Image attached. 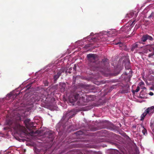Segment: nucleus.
<instances>
[{"instance_id":"nucleus-1","label":"nucleus","mask_w":154,"mask_h":154,"mask_svg":"<svg viewBox=\"0 0 154 154\" xmlns=\"http://www.w3.org/2000/svg\"><path fill=\"white\" fill-rule=\"evenodd\" d=\"M15 121H13L11 119H7L6 121V124L9 126L10 127H4V129L5 130L9 129L11 128L14 129H18L21 127V125L19 122L21 121V118L20 116H18L15 118Z\"/></svg>"},{"instance_id":"nucleus-2","label":"nucleus","mask_w":154,"mask_h":154,"mask_svg":"<svg viewBox=\"0 0 154 154\" xmlns=\"http://www.w3.org/2000/svg\"><path fill=\"white\" fill-rule=\"evenodd\" d=\"M83 92L82 91H79L75 94L72 97V101H70L71 103H74L77 102L76 104L78 106H84L85 105V103L87 102L86 100L83 96Z\"/></svg>"},{"instance_id":"nucleus-3","label":"nucleus","mask_w":154,"mask_h":154,"mask_svg":"<svg viewBox=\"0 0 154 154\" xmlns=\"http://www.w3.org/2000/svg\"><path fill=\"white\" fill-rule=\"evenodd\" d=\"M66 113L65 116H63L60 122L57 125V127L59 129V131H61L63 128H64L66 126V125L65 122H67L66 115Z\"/></svg>"},{"instance_id":"nucleus-4","label":"nucleus","mask_w":154,"mask_h":154,"mask_svg":"<svg viewBox=\"0 0 154 154\" xmlns=\"http://www.w3.org/2000/svg\"><path fill=\"white\" fill-rule=\"evenodd\" d=\"M98 65H97L96 67L97 68H101L103 69H108V66H109V62L108 60L104 58L102 60V61L100 62H99Z\"/></svg>"},{"instance_id":"nucleus-5","label":"nucleus","mask_w":154,"mask_h":154,"mask_svg":"<svg viewBox=\"0 0 154 154\" xmlns=\"http://www.w3.org/2000/svg\"><path fill=\"white\" fill-rule=\"evenodd\" d=\"M154 112V106L148 107L141 115L140 120L141 121L143 120L146 115H151Z\"/></svg>"},{"instance_id":"nucleus-6","label":"nucleus","mask_w":154,"mask_h":154,"mask_svg":"<svg viewBox=\"0 0 154 154\" xmlns=\"http://www.w3.org/2000/svg\"><path fill=\"white\" fill-rule=\"evenodd\" d=\"M87 57L88 60L90 63H94V64H97L98 58L96 54H87Z\"/></svg>"},{"instance_id":"nucleus-7","label":"nucleus","mask_w":154,"mask_h":154,"mask_svg":"<svg viewBox=\"0 0 154 154\" xmlns=\"http://www.w3.org/2000/svg\"><path fill=\"white\" fill-rule=\"evenodd\" d=\"M26 128L30 131L32 130L35 128L34 126L33 125L32 123L30 124V120L29 119H26L24 122Z\"/></svg>"},{"instance_id":"nucleus-8","label":"nucleus","mask_w":154,"mask_h":154,"mask_svg":"<svg viewBox=\"0 0 154 154\" xmlns=\"http://www.w3.org/2000/svg\"><path fill=\"white\" fill-rule=\"evenodd\" d=\"M45 134L49 139L50 140V141H52L54 138V133L51 131H46L45 133Z\"/></svg>"},{"instance_id":"nucleus-9","label":"nucleus","mask_w":154,"mask_h":154,"mask_svg":"<svg viewBox=\"0 0 154 154\" xmlns=\"http://www.w3.org/2000/svg\"><path fill=\"white\" fill-rule=\"evenodd\" d=\"M83 87L86 90V92H92L94 89V87L91 85H84Z\"/></svg>"},{"instance_id":"nucleus-10","label":"nucleus","mask_w":154,"mask_h":154,"mask_svg":"<svg viewBox=\"0 0 154 154\" xmlns=\"http://www.w3.org/2000/svg\"><path fill=\"white\" fill-rule=\"evenodd\" d=\"M147 40L152 41L153 38L148 35H143L141 38V41L143 42H145Z\"/></svg>"},{"instance_id":"nucleus-11","label":"nucleus","mask_w":154,"mask_h":154,"mask_svg":"<svg viewBox=\"0 0 154 154\" xmlns=\"http://www.w3.org/2000/svg\"><path fill=\"white\" fill-rule=\"evenodd\" d=\"M66 84L64 83H60L59 86V88L62 92H63L65 91Z\"/></svg>"},{"instance_id":"nucleus-12","label":"nucleus","mask_w":154,"mask_h":154,"mask_svg":"<svg viewBox=\"0 0 154 154\" xmlns=\"http://www.w3.org/2000/svg\"><path fill=\"white\" fill-rule=\"evenodd\" d=\"M61 75V72H60L59 71L58 72L57 74H55L53 77L54 81V83L56 82L57 79L59 78L60 76Z\"/></svg>"},{"instance_id":"nucleus-13","label":"nucleus","mask_w":154,"mask_h":154,"mask_svg":"<svg viewBox=\"0 0 154 154\" xmlns=\"http://www.w3.org/2000/svg\"><path fill=\"white\" fill-rule=\"evenodd\" d=\"M148 46L149 47L148 49L149 51L152 52L151 53L149 54L148 55V57H150L154 55V48L150 47L149 45H148Z\"/></svg>"},{"instance_id":"nucleus-14","label":"nucleus","mask_w":154,"mask_h":154,"mask_svg":"<svg viewBox=\"0 0 154 154\" xmlns=\"http://www.w3.org/2000/svg\"><path fill=\"white\" fill-rule=\"evenodd\" d=\"M138 48V45L137 43H135L133 45L131 48V50L132 51H134V50H137Z\"/></svg>"},{"instance_id":"nucleus-15","label":"nucleus","mask_w":154,"mask_h":154,"mask_svg":"<svg viewBox=\"0 0 154 154\" xmlns=\"http://www.w3.org/2000/svg\"><path fill=\"white\" fill-rule=\"evenodd\" d=\"M93 40L96 42H100L102 41V40L99 37L94 38Z\"/></svg>"},{"instance_id":"nucleus-16","label":"nucleus","mask_w":154,"mask_h":154,"mask_svg":"<svg viewBox=\"0 0 154 154\" xmlns=\"http://www.w3.org/2000/svg\"><path fill=\"white\" fill-rule=\"evenodd\" d=\"M110 154H121L119 151L117 150H113L110 153Z\"/></svg>"},{"instance_id":"nucleus-17","label":"nucleus","mask_w":154,"mask_h":154,"mask_svg":"<svg viewBox=\"0 0 154 154\" xmlns=\"http://www.w3.org/2000/svg\"><path fill=\"white\" fill-rule=\"evenodd\" d=\"M134 14V12H131L129 14H127L126 17H128L129 18H131L133 17Z\"/></svg>"},{"instance_id":"nucleus-18","label":"nucleus","mask_w":154,"mask_h":154,"mask_svg":"<svg viewBox=\"0 0 154 154\" xmlns=\"http://www.w3.org/2000/svg\"><path fill=\"white\" fill-rule=\"evenodd\" d=\"M143 128L142 132L144 135H146V134H147V131L144 128V127L143 126H141Z\"/></svg>"},{"instance_id":"nucleus-19","label":"nucleus","mask_w":154,"mask_h":154,"mask_svg":"<svg viewBox=\"0 0 154 154\" xmlns=\"http://www.w3.org/2000/svg\"><path fill=\"white\" fill-rule=\"evenodd\" d=\"M63 100L64 102V103L66 105V108L67 107V105L66 104V102L67 101V98L65 96V95H64L63 97Z\"/></svg>"},{"instance_id":"nucleus-20","label":"nucleus","mask_w":154,"mask_h":154,"mask_svg":"<svg viewBox=\"0 0 154 154\" xmlns=\"http://www.w3.org/2000/svg\"><path fill=\"white\" fill-rule=\"evenodd\" d=\"M84 154H94V153L91 151H85L84 152Z\"/></svg>"},{"instance_id":"nucleus-21","label":"nucleus","mask_w":154,"mask_h":154,"mask_svg":"<svg viewBox=\"0 0 154 154\" xmlns=\"http://www.w3.org/2000/svg\"><path fill=\"white\" fill-rule=\"evenodd\" d=\"M140 87L139 86H137V89L135 90H132V92L133 94H134L135 92H138L140 90Z\"/></svg>"},{"instance_id":"nucleus-22","label":"nucleus","mask_w":154,"mask_h":154,"mask_svg":"<svg viewBox=\"0 0 154 154\" xmlns=\"http://www.w3.org/2000/svg\"><path fill=\"white\" fill-rule=\"evenodd\" d=\"M115 44L116 45H118L119 47H122L124 45L123 43H122L121 42H118L115 43Z\"/></svg>"},{"instance_id":"nucleus-23","label":"nucleus","mask_w":154,"mask_h":154,"mask_svg":"<svg viewBox=\"0 0 154 154\" xmlns=\"http://www.w3.org/2000/svg\"><path fill=\"white\" fill-rule=\"evenodd\" d=\"M135 20L131 24L130 26L131 27H132L134 25V24H135Z\"/></svg>"},{"instance_id":"nucleus-24","label":"nucleus","mask_w":154,"mask_h":154,"mask_svg":"<svg viewBox=\"0 0 154 154\" xmlns=\"http://www.w3.org/2000/svg\"><path fill=\"white\" fill-rule=\"evenodd\" d=\"M139 85L140 86H142L143 85H144V83L143 82H140L139 84Z\"/></svg>"},{"instance_id":"nucleus-25","label":"nucleus","mask_w":154,"mask_h":154,"mask_svg":"<svg viewBox=\"0 0 154 154\" xmlns=\"http://www.w3.org/2000/svg\"><path fill=\"white\" fill-rule=\"evenodd\" d=\"M154 14H153V12H152L151 14H150V15L149 17V18H150L152 17H153L154 16Z\"/></svg>"},{"instance_id":"nucleus-26","label":"nucleus","mask_w":154,"mask_h":154,"mask_svg":"<svg viewBox=\"0 0 154 154\" xmlns=\"http://www.w3.org/2000/svg\"><path fill=\"white\" fill-rule=\"evenodd\" d=\"M149 95H150L151 96H152L153 95V92H150L149 93Z\"/></svg>"},{"instance_id":"nucleus-27","label":"nucleus","mask_w":154,"mask_h":154,"mask_svg":"<svg viewBox=\"0 0 154 154\" xmlns=\"http://www.w3.org/2000/svg\"><path fill=\"white\" fill-rule=\"evenodd\" d=\"M82 132H81L78 131L77 132V134L78 135L81 134Z\"/></svg>"},{"instance_id":"nucleus-28","label":"nucleus","mask_w":154,"mask_h":154,"mask_svg":"<svg viewBox=\"0 0 154 154\" xmlns=\"http://www.w3.org/2000/svg\"><path fill=\"white\" fill-rule=\"evenodd\" d=\"M76 66L75 65L73 67V69L74 70V71H75L76 70Z\"/></svg>"},{"instance_id":"nucleus-29","label":"nucleus","mask_w":154,"mask_h":154,"mask_svg":"<svg viewBox=\"0 0 154 154\" xmlns=\"http://www.w3.org/2000/svg\"><path fill=\"white\" fill-rule=\"evenodd\" d=\"M74 114H73L72 116H69V119H70V118H71L74 116Z\"/></svg>"},{"instance_id":"nucleus-30","label":"nucleus","mask_w":154,"mask_h":154,"mask_svg":"<svg viewBox=\"0 0 154 154\" xmlns=\"http://www.w3.org/2000/svg\"><path fill=\"white\" fill-rule=\"evenodd\" d=\"M69 99V100L70 101H71V98H69V97H68V99Z\"/></svg>"},{"instance_id":"nucleus-31","label":"nucleus","mask_w":154,"mask_h":154,"mask_svg":"<svg viewBox=\"0 0 154 154\" xmlns=\"http://www.w3.org/2000/svg\"><path fill=\"white\" fill-rule=\"evenodd\" d=\"M102 131L103 132L105 133V132H104V130H102Z\"/></svg>"},{"instance_id":"nucleus-32","label":"nucleus","mask_w":154,"mask_h":154,"mask_svg":"<svg viewBox=\"0 0 154 154\" xmlns=\"http://www.w3.org/2000/svg\"><path fill=\"white\" fill-rule=\"evenodd\" d=\"M68 72L69 73H71V72H69V71H68Z\"/></svg>"},{"instance_id":"nucleus-33","label":"nucleus","mask_w":154,"mask_h":154,"mask_svg":"<svg viewBox=\"0 0 154 154\" xmlns=\"http://www.w3.org/2000/svg\"><path fill=\"white\" fill-rule=\"evenodd\" d=\"M152 74H154V72H153L152 73Z\"/></svg>"}]
</instances>
